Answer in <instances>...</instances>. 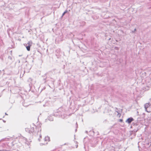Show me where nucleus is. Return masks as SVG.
Returning <instances> with one entry per match:
<instances>
[{"label": "nucleus", "mask_w": 151, "mask_h": 151, "mask_svg": "<svg viewBox=\"0 0 151 151\" xmlns=\"http://www.w3.org/2000/svg\"><path fill=\"white\" fill-rule=\"evenodd\" d=\"M150 103H147L144 105V107L145 110L146 111H147L148 112H150V110H148V108L150 107Z\"/></svg>", "instance_id": "nucleus-1"}, {"label": "nucleus", "mask_w": 151, "mask_h": 151, "mask_svg": "<svg viewBox=\"0 0 151 151\" xmlns=\"http://www.w3.org/2000/svg\"><path fill=\"white\" fill-rule=\"evenodd\" d=\"M32 44V42L31 41V42H29L27 43V44L28 45L27 46V44H26V45H24L26 46L27 49L28 51H29L30 50V47L31 46Z\"/></svg>", "instance_id": "nucleus-2"}, {"label": "nucleus", "mask_w": 151, "mask_h": 151, "mask_svg": "<svg viewBox=\"0 0 151 151\" xmlns=\"http://www.w3.org/2000/svg\"><path fill=\"white\" fill-rule=\"evenodd\" d=\"M19 139L22 140L25 143H26L27 142V139L22 136H20L19 137Z\"/></svg>", "instance_id": "nucleus-3"}, {"label": "nucleus", "mask_w": 151, "mask_h": 151, "mask_svg": "<svg viewBox=\"0 0 151 151\" xmlns=\"http://www.w3.org/2000/svg\"><path fill=\"white\" fill-rule=\"evenodd\" d=\"M134 120V119L132 117H130L127 119L126 121L125 122L126 123H127L128 124H130Z\"/></svg>", "instance_id": "nucleus-4"}, {"label": "nucleus", "mask_w": 151, "mask_h": 151, "mask_svg": "<svg viewBox=\"0 0 151 151\" xmlns=\"http://www.w3.org/2000/svg\"><path fill=\"white\" fill-rule=\"evenodd\" d=\"M6 144L3 143L2 144V145L0 146V148H1L0 149V151H6V150L4 149H2V148H4L5 147H6Z\"/></svg>", "instance_id": "nucleus-5"}, {"label": "nucleus", "mask_w": 151, "mask_h": 151, "mask_svg": "<svg viewBox=\"0 0 151 151\" xmlns=\"http://www.w3.org/2000/svg\"><path fill=\"white\" fill-rule=\"evenodd\" d=\"M8 59L10 60L9 61V63L11 64L13 62L12 58L11 56H9L8 57Z\"/></svg>", "instance_id": "nucleus-6"}, {"label": "nucleus", "mask_w": 151, "mask_h": 151, "mask_svg": "<svg viewBox=\"0 0 151 151\" xmlns=\"http://www.w3.org/2000/svg\"><path fill=\"white\" fill-rule=\"evenodd\" d=\"M34 127H32L31 128V129H30V130L29 131V133H33V132H34Z\"/></svg>", "instance_id": "nucleus-7"}, {"label": "nucleus", "mask_w": 151, "mask_h": 151, "mask_svg": "<svg viewBox=\"0 0 151 151\" xmlns=\"http://www.w3.org/2000/svg\"><path fill=\"white\" fill-rule=\"evenodd\" d=\"M44 140L45 141H50V137H45L44 138Z\"/></svg>", "instance_id": "nucleus-8"}, {"label": "nucleus", "mask_w": 151, "mask_h": 151, "mask_svg": "<svg viewBox=\"0 0 151 151\" xmlns=\"http://www.w3.org/2000/svg\"><path fill=\"white\" fill-rule=\"evenodd\" d=\"M48 119L50 121H52L53 120V118L51 116H50L49 117Z\"/></svg>", "instance_id": "nucleus-9"}, {"label": "nucleus", "mask_w": 151, "mask_h": 151, "mask_svg": "<svg viewBox=\"0 0 151 151\" xmlns=\"http://www.w3.org/2000/svg\"><path fill=\"white\" fill-rule=\"evenodd\" d=\"M67 10H65V11L63 13V14H62V17H63L65 14V13H67Z\"/></svg>", "instance_id": "nucleus-10"}, {"label": "nucleus", "mask_w": 151, "mask_h": 151, "mask_svg": "<svg viewBox=\"0 0 151 151\" xmlns=\"http://www.w3.org/2000/svg\"><path fill=\"white\" fill-rule=\"evenodd\" d=\"M115 111L118 113V115L119 114V116H120L121 114L119 113V112H118L117 110H116Z\"/></svg>", "instance_id": "nucleus-11"}, {"label": "nucleus", "mask_w": 151, "mask_h": 151, "mask_svg": "<svg viewBox=\"0 0 151 151\" xmlns=\"http://www.w3.org/2000/svg\"><path fill=\"white\" fill-rule=\"evenodd\" d=\"M119 121L120 122H123V120L122 119H120L119 120Z\"/></svg>", "instance_id": "nucleus-12"}, {"label": "nucleus", "mask_w": 151, "mask_h": 151, "mask_svg": "<svg viewBox=\"0 0 151 151\" xmlns=\"http://www.w3.org/2000/svg\"><path fill=\"white\" fill-rule=\"evenodd\" d=\"M136 29H135L134 31H132V33H134V32L136 31Z\"/></svg>", "instance_id": "nucleus-13"}, {"label": "nucleus", "mask_w": 151, "mask_h": 151, "mask_svg": "<svg viewBox=\"0 0 151 151\" xmlns=\"http://www.w3.org/2000/svg\"><path fill=\"white\" fill-rule=\"evenodd\" d=\"M29 80H30L31 81V80H32V79L31 78H29Z\"/></svg>", "instance_id": "nucleus-14"}, {"label": "nucleus", "mask_w": 151, "mask_h": 151, "mask_svg": "<svg viewBox=\"0 0 151 151\" xmlns=\"http://www.w3.org/2000/svg\"><path fill=\"white\" fill-rule=\"evenodd\" d=\"M10 52H11V54L12 55V51H10Z\"/></svg>", "instance_id": "nucleus-15"}, {"label": "nucleus", "mask_w": 151, "mask_h": 151, "mask_svg": "<svg viewBox=\"0 0 151 151\" xmlns=\"http://www.w3.org/2000/svg\"><path fill=\"white\" fill-rule=\"evenodd\" d=\"M85 132H86V133H88V131H86Z\"/></svg>", "instance_id": "nucleus-16"}, {"label": "nucleus", "mask_w": 151, "mask_h": 151, "mask_svg": "<svg viewBox=\"0 0 151 151\" xmlns=\"http://www.w3.org/2000/svg\"><path fill=\"white\" fill-rule=\"evenodd\" d=\"M5 114L6 115H8V114H7L6 113H5Z\"/></svg>", "instance_id": "nucleus-17"}, {"label": "nucleus", "mask_w": 151, "mask_h": 151, "mask_svg": "<svg viewBox=\"0 0 151 151\" xmlns=\"http://www.w3.org/2000/svg\"><path fill=\"white\" fill-rule=\"evenodd\" d=\"M76 125L77 126V127H78V124H77V122L76 123Z\"/></svg>", "instance_id": "nucleus-18"}, {"label": "nucleus", "mask_w": 151, "mask_h": 151, "mask_svg": "<svg viewBox=\"0 0 151 151\" xmlns=\"http://www.w3.org/2000/svg\"><path fill=\"white\" fill-rule=\"evenodd\" d=\"M116 110H118V109H117V108H116Z\"/></svg>", "instance_id": "nucleus-19"}, {"label": "nucleus", "mask_w": 151, "mask_h": 151, "mask_svg": "<svg viewBox=\"0 0 151 151\" xmlns=\"http://www.w3.org/2000/svg\"><path fill=\"white\" fill-rule=\"evenodd\" d=\"M46 79V78H44V79L45 80V79Z\"/></svg>", "instance_id": "nucleus-20"}, {"label": "nucleus", "mask_w": 151, "mask_h": 151, "mask_svg": "<svg viewBox=\"0 0 151 151\" xmlns=\"http://www.w3.org/2000/svg\"><path fill=\"white\" fill-rule=\"evenodd\" d=\"M40 137H41V135H40Z\"/></svg>", "instance_id": "nucleus-21"}, {"label": "nucleus", "mask_w": 151, "mask_h": 151, "mask_svg": "<svg viewBox=\"0 0 151 151\" xmlns=\"http://www.w3.org/2000/svg\"><path fill=\"white\" fill-rule=\"evenodd\" d=\"M114 126V125L113 126H112V127H113Z\"/></svg>", "instance_id": "nucleus-22"}, {"label": "nucleus", "mask_w": 151, "mask_h": 151, "mask_svg": "<svg viewBox=\"0 0 151 151\" xmlns=\"http://www.w3.org/2000/svg\"><path fill=\"white\" fill-rule=\"evenodd\" d=\"M24 73H25V71H24Z\"/></svg>", "instance_id": "nucleus-23"}]
</instances>
